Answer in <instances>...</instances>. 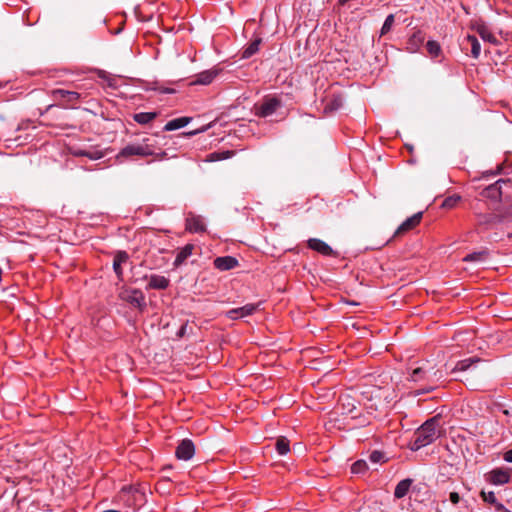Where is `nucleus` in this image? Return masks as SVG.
<instances>
[{
    "mask_svg": "<svg viewBox=\"0 0 512 512\" xmlns=\"http://www.w3.org/2000/svg\"><path fill=\"white\" fill-rule=\"evenodd\" d=\"M439 435L440 431L438 427V420L436 418H431L416 430L414 440L411 443L410 448L413 451H417L434 442Z\"/></svg>",
    "mask_w": 512,
    "mask_h": 512,
    "instance_id": "1",
    "label": "nucleus"
},
{
    "mask_svg": "<svg viewBox=\"0 0 512 512\" xmlns=\"http://www.w3.org/2000/svg\"><path fill=\"white\" fill-rule=\"evenodd\" d=\"M410 378L414 382L426 381L431 383L428 388L424 389L423 392H430L435 389V383L443 378V373L440 370L435 369V366L430 361H425L421 366L412 370Z\"/></svg>",
    "mask_w": 512,
    "mask_h": 512,
    "instance_id": "2",
    "label": "nucleus"
},
{
    "mask_svg": "<svg viewBox=\"0 0 512 512\" xmlns=\"http://www.w3.org/2000/svg\"><path fill=\"white\" fill-rule=\"evenodd\" d=\"M154 155V150L151 145H149L146 140L142 143H134L128 144L124 148L121 149L117 158L120 157H131V156H152Z\"/></svg>",
    "mask_w": 512,
    "mask_h": 512,
    "instance_id": "3",
    "label": "nucleus"
},
{
    "mask_svg": "<svg viewBox=\"0 0 512 512\" xmlns=\"http://www.w3.org/2000/svg\"><path fill=\"white\" fill-rule=\"evenodd\" d=\"M121 299L128 302L133 307L143 309L146 306L145 297L140 290H126L120 294Z\"/></svg>",
    "mask_w": 512,
    "mask_h": 512,
    "instance_id": "4",
    "label": "nucleus"
},
{
    "mask_svg": "<svg viewBox=\"0 0 512 512\" xmlns=\"http://www.w3.org/2000/svg\"><path fill=\"white\" fill-rule=\"evenodd\" d=\"M258 304H246L239 308L226 309V318L237 320L252 315L258 308Z\"/></svg>",
    "mask_w": 512,
    "mask_h": 512,
    "instance_id": "5",
    "label": "nucleus"
},
{
    "mask_svg": "<svg viewBox=\"0 0 512 512\" xmlns=\"http://www.w3.org/2000/svg\"><path fill=\"white\" fill-rule=\"evenodd\" d=\"M206 229L204 219L192 212H189L186 217V230L191 233H201Z\"/></svg>",
    "mask_w": 512,
    "mask_h": 512,
    "instance_id": "6",
    "label": "nucleus"
},
{
    "mask_svg": "<svg viewBox=\"0 0 512 512\" xmlns=\"http://www.w3.org/2000/svg\"><path fill=\"white\" fill-rule=\"evenodd\" d=\"M194 453V444L191 440L188 439L182 440L176 449V457L184 461L190 460L194 456Z\"/></svg>",
    "mask_w": 512,
    "mask_h": 512,
    "instance_id": "7",
    "label": "nucleus"
},
{
    "mask_svg": "<svg viewBox=\"0 0 512 512\" xmlns=\"http://www.w3.org/2000/svg\"><path fill=\"white\" fill-rule=\"evenodd\" d=\"M279 106V100H277L276 98H269L258 107L257 114L261 117L270 116L277 110Z\"/></svg>",
    "mask_w": 512,
    "mask_h": 512,
    "instance_id": "8",
    "label": "nucleus"
},
{
    "mask_svg": "<svg viewBox=\"0 0 512 512\" xmlns=\"http://www.w3.org/2000/svg\"><path fill=\"white\" fill-rule=\"evenodd\" d=\"M506 182L504 180H498L494 184L488 186L485 188L482 192L483 196L489 199H492L494 201H498L501 198L502 191H501V185L505 184Z\"/></svg>",
    "mask_w": 512,
    "mask_h": 512,
    "instance_id": "9",
    "label": "nucleus"
},
{
    "mask_svg": "<svg viewBox=\"0 0 512 512\" xmlns=\"http://www.w3.org/2000/svg\"><path fill=\"white\" fill-rule=\"evenodd\" d=\"M148 289L164 290L169 286V279L162 275L153 274L148 277Z\"/></svg>",
    "mask_w": 512,
    "mask_h": 512,
    "instance_id": "10",
    "label": "nucleus"
},
{
    "mask_svg": "<svg viewBox=\"0 0 512 512\" xmlns=\"http://www.w3.org/2000/svg\"><path fill=\"white\" fill-rule=\"evenodd\" d=\"M510 480V474L503 469H494L489 473V481L495 485H503Z\"/></svg>",
    "mask_w": 512,
    "mask_h": 512,
    "instance_id": "11",
    "label": "nucleus"
},
{
    "mask_svg": "<svg viewBox=\"0 0 512 512\" xmlns=\"http://www.w3.org/2000/svg\"><path fill=\"white\" fill-rule=\"evenodd\" d=\"M343 414H352L356 410V400L349 394H343L339 400Z\"/></svg>",
    "mask_w": 512,
    "mask_h": 512,
    "instance_id": "12",
    "label": "nucleus"
},
{
    "mask_svg": "<svg viewBox=\"0 0 512 512\" xmlns=\"http://www.w3.org/2000/svg\"><path fill=\"white\" fill-rule=\"evenodd\" d=\"M308 246L311 249H313L325 256L331 255L333 252L332 248L327 243H325L324 241L317 239V238L309 239Z\"/></svg>",
    "mask_w": 512,
    "mask_h": 512,
    "instance_id": "13",
    "label": "nucleus"
},
{
    "mask_svg": "<svg viewBox=\"0 0 512 512\" xmlns=\"http://www.w3.org/2000/svg\"><path fill=\"white\" fill-rule=\"evenodd\" d=\"M129 256L128 254L125 252V251H118L115 256H114V260H113V270L115 272V274L117 275V277L119 279L122 278V274H123V271H122V268H121V265L123 263H126L127 260H128Z\"/></svg>",
    "mask_w": 512,
    "mask_h": 512,
    "instance_id": "14",
    "label": "nucleus"
},
{
    "mask_svg": "<svg viewBox=\"0 0 512 512\" xmlns=\"http://www.w3.org/2000/svg\"><path fill=\"white\" fill-rule=\"evenodd\" d=\"M424 35L422 32L417 31L412 34V36L409 38L407 42V50L410 53H415L419 50L420 46L424 42Z\"/></svg>",
    "mask_w": 512,
    "mask_h": 512,
    "instance_id": "15",
    "label": "nucleus"
},
{
    "mask_svg": "<svg viewBox=\"0 0 512 512\" xmlns=\"http://www.w3.org/2000/svg\"><path fill=\"white\" fill-rule=\"evenodd\" d=\"M193 249L194 246L192 244L184 246L176 255L173 263L174 267L177 268L181 266L192 255Z\"/></svg>",
    "mask_w": 512,
    "mask_h": 512,
    "instance_id": "16",
    "label": "nucleus"
},
{
    "mask_svg": "<svg viewBox=\"0 0 512 512\" xmlns=\"http://www.w3.org/2000/svg\"><path fill=\"white\" fill-rule=\"evenodd\" d=\"M218 70H206L201 73H199L196 77V80H194L193 84H200V85H208L210 84L214 78L217 76Z\"/></svg>",
    "mask_w": 512,
    "mask_h": 512,
    "instance_id": "17",
    "label": "nucleus"
},
{
    "mask_svg": "<svg viewBox=\"0 0 512 512\" xmlns=\"http://www.w3.org/2000/svg\"><path fill=\"white\" fill-rule=\"evenodd\" d=\"M422 218V212H418L414 214L413 216L406 219L397 229V233L405 232L410 230L411 228L415 227L417 224H419L420 220Z\"/></svg>",
    "mask_w": 512,
    "mask_h": 512,
    "instance_id": "18",
    "label": "nucleus"
},
{
    "mask_svg": "<svg viewBox=\"0 0 512 512\" xmlns=\"http://www.w3.org/2000/svg\"><path fill=\"white\" fill-rule=\"evenodd\" d=\"M191 121L190 117H179L167 122L164 126V131H174L185 127Z\"/></svg>",
    "mask_w": 512,
    "mask_h": 512,
    "instance_id": "19",
    "label": "nucleus"
},
{
    "mask_svg": "<svg viewBox=\"0 0 512 512\" xmlns=\"http://www.w3.org/2000/svg\"><path fill=\"white\" fill-rule=\"evenodd\" d=\"M478 225L485 229H490L496 222L499 221L498 216L493 214H478Z\"/></svg>",
    "mask_w": 512,
    "mask_h": 512,
    "instance_id": "20",
    "label": "nucleus"
},
{
    "mask_svg": "<svg viewBox=\"0 0 512 512\" xmlns=\"http://www.w3.org/2000/svg\"><path fill=\"white\" fill-rule=\"evenodd\" d=\"M55 98L67 99L69 102H75L79 99L80 94L75 91H68L64 89H56L53 91Z\"/></svg>",
    "mask_w": 512,
    "mask_h": 512,
    "instance_id": "21",
    "label": "nucleus"
},
{
    "mask_svg": "<svg viewBox=\"0 0 512 512\" xmlns=\"http://www.w3.org/2000/svg\"><path fill=\"white\" fill-rule=\"evenodd\" d=\"M157 112H140L133 116L135 122L141 125H146L157 117Z\"/></svg>",
    "mask_w": 512,
    "mask_h": 512,
    "instance_id": "22",
    "label": "nucleus"
},
{
    "mask_svg": "<svg viewBox=\"0 0 512 512\" xmlns=\"http://www.w3.org/2000/svg\"><path fill=\"white\" fill-rule=\"evenodd\" d=\"M412 481L410 479H404L400 481L395 488L394 495L396 498H403L410 489Z\"/></svg>",
    "mask_w": 512,
    "mask_h": 512,
    "instance_id": "23",
    "label": "nucleus"
},
{
    "mask_svg": "<svg viewBox=\"0 0 512 512\" xmlns=\"http://www.w3.org/2000/svg\"><path fill=\"white\" fill-rule=\"evenodd\" d=\"M476 31L484 41L492 44H495L497 42L496 37L489 31V29L485 25H477Z\"/></svg>",
    "mask_w": 512,
    "mask_h": 512,
    "instance_id": "24",
    "label": "nucleus"
},
{
    "mask_svg": "<svg viewBox=\"0 0 512 512\" xmlns=\"http://www.w3.org/2000/svg\"><path fill=\"white\" fill-rule=\"evenodd\" d=\"M480 359L479 358H476V357H473V358H468V359H464V360H461L459 362H457L456 366L454 367L453 371L454 372H457V371H466L468 370L474 363H477L479 362Z\"/></svg>",
    "mask_w": 512,
    "mask_h": 512,
    "instance_id": "25",
    "label": "nucleus"
},
{
    "mask_svg": "<svg viewBox=\"0 0 512 512\" xmlns=\"http://www.w3.org/2000/svg\"><path fill=\"white\" fill-rule=\"evenodd\" d=\"M488 256V252L486 250L473 252L468 255H466L463 258V261L465 262H481L484 261Z\"/></svg>",
    "mask_w": 512,
    "mask_h": 512,
    "instance_id": "26",
    "label": "nucleus"
},
{
    "mask_svg": "<svg viewBox=\"0 0 512 512\" xmlns=\"http://www.w3.org/2000/svg\"><path fill=\"white\" fill-rule=\"evenodd\" d=\"M276 450L279 455H286L290 451L289 440L285 437H280L276 441Z\"/></svg>",
    "mask_w": 512,
    "mask_h": 512,
    "instance_id": "27",
    "label": "nucleus"
},
{
    "mask_svg": "<svg viewBox=\"0 0 512 512\" xmlns=\"http://www.w3.org/2000/svg\"><path fill=\"white\" fill-rule=\"evenodd\" d=\"M467 40L471 43V55L478 58L481 53V45L475 36L468 35Z\"/></svg>",
    "mask_w": 512,
    "mask_h": 512,
    "instance_id": "28",
    "label": "nucleus"
},
{
    "mask_svg": "<svg viewBox=\"0 0 512 512\" xmlns=\"http://www.w3.org/2000/svg\"><path fill=\"white\" fill-rule=\"evenodd\" d=\"M426 49L432 57L439 56L441 52L440 44L437 41L429 40L426 44Z\"/></svg>",
    "mask_w": 512,
    "mask_h": 512,
    "instance_id": "29",
    "label": "nucleus"
},
{
    "mask_svg": "<svg viewBox=\"0 0 512 512\" xmlns=\"http://www.w3.org/2000/svg\"><path fill=\"white\" fill-rule=\"evenodd\" d=\"M260 40L253 41L243 52V58H249L259 50Z\"/></svg>",
    "mask_w": 512,
    "mask_h": 512,
    "instance_id": "30",
    "label": "nucleus"
},
{
    "mask_svg": "<svg viewBox=\"0 0 512 512\" xmlns=\"http://www.w3.org/2000/svg\"><path fill=\"white\" fill-rule=\"evenodd\" d=\"M367 469H368L367 462L365 460H358L352 465L351 472L353 474H360V473H363Z\"/></svg>",
    "mask_w": 512,
    "mask_h": 512,
    "instance_id": "31",
    "label": "nucleus"
},
{
    "mask_svg": "<svg viewBox=\"0 0 512 512\" xmlns=\"http://www.w3.org/2000/svg\"><path fill=\"white\" fill-rule=\"evenodd\" d=\"M393 24H394V15L390 14L386 17V19L382 25L380 35L383 36V35L387 34L391 30Z\"/></svg>",
    "mask_w": 512,
    "mask_h": 512,
    "instance_id": "32",
    "label": "nucleus"
},
{
    "mask_svg": "<svg viewBox=\"0 0 512 512\" xmlns=\"http://www.w3.org/2000/svg\"><path fill=\"white\" fill-rule=\"evenodd\" d=\"M369 461L372 464L384 463L386 461L385 455L380 451H373L369 456Z\"/></svg>",
    "mask_w": 512,
    "mask_h": 512,
    "instance_id": "33",
    "label": "nucleus"
},
{
    "mask_svg": "<svg viewBox=\"0 0 512 512\" xmlns=\"http://www.w3.org/2000/svg\"><path fill=\"white\" fill-rule=\"evenodd\" d=\"M461 197L459 195H452V196H449L447 197L444 201H443V204L442 206L444 208H453L456 206V204L460 201Z\"/></svg>",
    "mask_w": 512,
    "mask_h": 512,
    "instance_id": "34",
    "label": "nucleus"
},
{
    "mask_svg": "<svg viewBox=\"0 0 512 512\" xmlns=\"http://www.w3.org/2000/svg\"><path fill=\"white\" fill-rule=\"evenodd\" d=\"M481 496L485 502L490 503V504H495L497 501L496 495L493 491H489V492L482 491Z\"/></svg>",
    "mask_w": 512,
    "mask_h": 512,
    "instance_id": "35",
    "label": "nucleus"
},
{
    "mask_svg": "<svg viewBox=\"0 0 512 512\" xmlns=\"http://www.w3.org/2000/svg\"><path fill=\"white\" fill-rule=\"evenodd\" d=\"M224 159V152H213L207 155L206 160L207 162H215L220 161Z\"/></svg>",
    "mask_w": 512,
    "mask_h": 512,
    "instance_id": "36",
    "label": "nucleus"
},
{
    "mask_svg": "<svg viewBox=\"0 0 512 512\" xmlns=\"http://www.w3.org/2000/svg\"><path fill=\"white\" fill-rule=\"evenodd\" d=\"M238 266V260L235 257L226 256V270L233 269Z\"/></svg>",
    "mask_w": 512,
    "mask_h": 512,
    "instance_id": "37",
    "label": "nucleus"
},
{
    "mask_svg": "<svg viewBox=\"0 0 512 512\" xmlns=\"http://www.w3.org/2000/svg\"><path fill=\"white\" fill-rule=\"evenodd\" d=\"M215 267L219 270H224V257H218L214 261Z\"/></svg>",
    "mask_w": 512,
    "mask_h": 512,
    "instance_id": "38",
    "label": "nucleus"
},
{
    "mask_svg": "<svg viewBox=\"0 0 512 512\" xmlns=\"http://www.w3.org/2000/svg\"><path fill=\"white\" fill-rule=\"evenodd\" d=\"M342 106V98L341 97H336L333 101H332V109H338L339 107Z\"/></svg>",
    "mask_w": 512,
    "mask_h": 512,
    "instance_id": "39",
    "label": "nucleus"
},
{
    "mask_svg": "<svg viewBox=\"0 0 512 512\" xmlns=\"http://www.w3.org/2000/svg\"><path fill=\"white\" fill-rule=\"evenodd\" d=\"M449 498L453 504H457L460 501V496L457 492H451Z\"/></svg>",
    "mask_w": 512,
    "mask_h": 512,
    "instance_id": "40",
    "label": "nucleus"
},
{
    "mask_svg": "<svg viewBox=\"0 0 512 512\" xmlns=\"http://www.w3.org/2000/svg\"><path fill=\"white\" fill-rule=\"evenodd\" d=\"M504 460L509 462V463H512V449L508 450L505 454H504Z\"/></svg>",
    "mask_w": 512,
    "mask_h": 512,
    "instance_id": "41",
    "label": "nucleus"
},
{
    "mask_svg": "<svg viewBox=\"0 0 512 512\" xmlns=\"http://www.w3.org/2000/svg\"><path fill=\"white\" fill-rule=\"evenodd\" d=\"M186 327H187V324H184L181 326V328L179 329V331L177 332V336L178 337H183L186 333Z\"/></svg>",
    "mask_w": 512,
    "mask_h": 512,
    "instance_id": "42",
    "label": "nucleus"
},
{
    "mask_svg": "<svg viewBox=\"0 0 512 512\" xmlns=\"http://www.w3.org/2000/svg\"><path fill=\"white\" fill-rule=\"evenodd\" d=\"M80 154L83 155V156H87L90 159H98V158H100V155L95 156V155H92L91 153H88V152H81Z\"/></svg>",
    "mask_w": 512,
    "mask_h": 512,
    "instance_id": "43",
    "label": "nucleus"
},
{
    "mask_svg": "<svg viewBox=\"0 0 512 512\" xmlns=\"http://www.w3.org/2000/svg\"><path fill=\"white\" fill-rule=\"evenodd\" d=\"M154 155H155L158 159L162 160V159H164V158L166 157L167 153H166L165 151H162V152L157 153V154H155V153H154Z\"/></svg>",
    "mask_w": 512,
    "mask_h": 512,
    "instance_id": "44",
    "label": "nucleus"
},
{
    "mask_svg": "<svg viewBox=\"0 0 512 512\" xmlns=\"http://www.w3.org/2000/svg\"><path fill=\"white\" fill-rule=\"evenodd\" d=\"M225 278H226V281L229 280L230 282H232L234 280V277H233V274L230 273V274H226L225 275Z\"/></svg>",
    "mask_w": 512,
    "mask_h": 512,
    "instance_id": "45",
    "label": "nucleus"
},
{
    "mask_svg": "<svg viewBox=\"0 0 512 512\" xmlns=\"http://www.w3.org/2000/svg\"><path fill=\"white\" fill-rule=\"evenodd\" d=\"M232 155H233L232 152L226 150V154H225L226 159L230 158Z\"/></svg>",
    "mask_w": 512,
    "mask_h": 512,
    "instance_id": "46",
    "label": "nucleus"
},
{
    "mask_svg": "<svg viewBox=\"0 0 512 512\" xmlns=\"http://www.w3.org/2000/svg\"><path fill=\"white\" fill-rule=\"evenodd\" d=\"M406 147H407L410 151H412V150H413V146H412V145H408V144H406Z\"/></svg>",
    "mask_w": 512,
    "mask_h": 512,
    "instance_id": "47",
    "label": "nucleus"
},
{
    "mask_svg": "<svg viewBox=\"0 0 512 512\" xmlns=\"http://www.w3.org/2000/svg\"><path fill=\"white\" fill-rule=\"evenodd\" d=\"M173 90L172 89H166L164 92L165 93H171Z\"/></svg>",
    "mask_w": 512,
    "mask_h": 512,
    "instance_id": "48",
    "label": "nucleus"
},
{
    "mask_svg": "<svg viewBox=\"0 0 512 512\" xmlns=\"http://www.w3.org/2000/svg\"><path fill=\"white\" fill-rule=\"evenodd\" d=\"M508 237H509V238H512V233H509V234H508Z\"/></svg>",
    "mask_w": 512,
    "mask_h": 512,
    "instance_id": "49",
    "label": "nucleus"
}]
</instances>
